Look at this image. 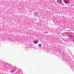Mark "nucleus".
<instances>
[{
  "label": "nucleus",
  "mask_w": 74,
  "mask_h": 74,
  "mask_svg": "<svg viewBox=\"0 0 74 74\" xmlns=\"http://www.w3.org/2000/svg\"><path fill=\"white\" fill-rule=\"evenodd\" d=\"M68 37H70L71 38H72L73 37V34H71L69 35H68Z\"/></svg>",
  "instance_id": "nucleus-1"
},
{
  "label": "nucleus",
  "mask_w": 74,
  "mask_h": 74,
  "mask_svg": "<svg viewBox=\"0 0 74 74\" xmlns=\"http://www.w3.org/2000/svg\"><path fill=\"white\" fill-rule=\"evenodd\" d=\"M62 2V0H57V3H59V4H60V3H61Z\"/></svg>",
  "instance_id": "nucleus-2"
},
{
  "label": "nucleus",
  "mask_w": 74,
  "mask_h": 74,
  "mask_svg": "<svg viewBox=\"0 0 74 74\" xmlns=\"http://www.w3.org/2000/svg\"><path fill=\"white\" fill-rule=\"evenodd\" d=\"M64 2L65 4H69V2L67 1L66 0H64Z\"/></svg>",
  "instance_id": "nucleus-3"
},
{
  "label": "nucleus",
  "mask_w": 74,
  "mask_h": 74,
  "mask_svg": "<svg viewBox=\"0 0 74 74\" xmlns=\"http://www.w3.org/2000/svg\"><path fill=\"white\" fill-rule=\"evenodd\" d=\"M38 42V40L36 41H34V43L35 44H37Z\"/></svg>",
  "instance_id": "nucleus-4"
},
{
  "label": "nucleus",
  "mask_w": 74,
  "mask_h": 74,
  "mask_svg": "<svg viewBox=\"0 0 74 74\" xmlns=\"http://www.w3.org/2000/svg\"><path fill=\"white\" fill-rule=\"evenodd\" d=\"M35 15H36V16H37V15H38V12H36V13H35Z\"/></svg>",
  "instance_id": "nucleus-5"
},
{
  "label": "nucleus",
  "mask_w": 74,
  "mask_h": 74,
  "mask_svg": "<svg viewBox=\"0 0 74 74\" xmlns=\"http://www.w3.org/2000/svg\"><path fill=\"white\" fill-rule=\"evenodd\" d=\"M38 46L40 47H42V45L41 44H39L38 45Z\"/></svg>",
  "instance_id": "nucleus-6"
}]
</instances>
